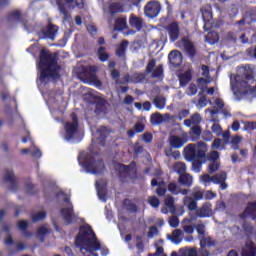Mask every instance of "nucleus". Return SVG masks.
Returning a JSON list of instances; mask_svg holds the SVG:
<instances>
[{
  "label": "nucleus",
  "mask_w": 256,
  "mask_h": 256,
  "mask_svg": "<svg viewBox=\"0 0 256 256\" xmlns=\"http://www.w3.org/2000/svg\"><path fill=\"white\" fill-rule=\"evenodd\" d=\"M38 69L40 71L39 81L45 83L46 79L59 77L61 66L57 62V55H52L49 50L42 49L39 55Z\"/></svg>",
  "instance_id": "obj_1"
},
{
  "label": "nucleus",
  "mask_w": 256,
  "mask_h": 256,
  "mask_svg": "<svg viewBox=\"0 0 256 256\" xmlns=\"http://www.w3.org/2000/svg\"><path fill=\"white\" fill-rule=\"evenodd\" d=\"M75 246L80 247V251H91V247L95 251L101 249V242L97 239V235L89 224H84L79 227V232L75 237Z\"/></svg>",
  "instance_id": "obj_2"
},
{
  "label": "nucleus",
  "mask_w": 256,
  "mask_h": 256,
  "mask_svg": "<svg viewBox=\"0 0 256 256\" xmlns=\"http://www.w3.org/2000/svg\"><path fill=\"white\" fill-rule=\"evenodd\" d=\"M184 158L186 161H192V169L194 171H201V167H203L201 159H207V144L205 142L188 144L184 148Z\"/></svg>",
  "instance_id": "obj_3"
},
{
  "label": "nucleus",
  "mask_w": 256,
  "mask_h": 256,
  "mask_svg": "<svg viewBox=\"0 0 256 256\" xmlns=\"http://www.w3.org/2000/svg\"><path fill=\"white\" fill-rule=\"evenodd\" d=\"M255 79V66L246 64L239 69V74L230 77V85L232 91H235L239 85H247L249 81Z\"/></svg>",
  "instance_id": "obj_4"
},
{
  "label": "nucleus",
  "mask_w": 256,
  "mask_h": 256,
  "mask_svg": "<svg viewBox=\"0 0 256 256\" xmlns=\"http://www.w3.org/2000/svg\"><path fill=\"white\" fill-rule=\"evenodd\" d=\"M80 165L85 169L86 173H91L92 175H101L107 169L103 158H96L95 156H90L83 162L80 161Z\"/></svg>",
  "instance_id": "obj_5"
},
{
  "label": "nucleus",
  "mask_w": 256,
  "mask_h": 256,
  "mask_svg": "<svg viewBox=\"0 0 256 256\" xmlns=\"http://www.w3.org/2000/svg\"><path fill=\"white\" fill-rule=\"evenodd\" d=\"M132 8L133 6L129 0H113L108 6V14L115 17L118 13H125V11Z\"/></svg>",
  "instance_id": "obj_6"
},
{
  "label": "nucleus",
  "mask_w": 256,
  "mask_h": 256,
  "mask_svg": "<svg viewBox=\"0 0 256 256\" xmlns=\"http://www.w3.org/2000/svg\"><path fill=\"white\" fill-rule=\"evenodd\" d=\"M163 11V6L159 0H150L144 6V17L147 19H157Z\"/></svg>",
  "instance_id": "obj_7"
},
{
  "label": "nucleus",
  "mask_w": 256,
  "mask_h": 256,
  "mask_svg": "<svg viewBox=\"0 0 256 256\" xmlns=\"http://www.w3.org/2000/svg\"><path fill=\"white\" fill-rule=\"evenodd\" d=\"M64 203H70L69 207L62 208L60 210V214L62 215L66 225H71L73 222L79 221V217L75 215V210L73 209V204H71V199L69 197H65Z\"/></svg>",
  "instance_id": "obj_8"
},
{
  "label": "nucleus",
  "mask_w": 256,
  "mask_h": 256,
  "mask_svg": "<svg viewBox=\"0 0 256 256\" xmlns=\"http://www.w3.org/2000/svg\"><path fill=\"white\" fill-rule=\"evenodd\" d=\"M80 77H84L88 81H92L96 87H102L103 82L97 79V67L96 66H83L80 72Z\"/></svg>",
  "instance_id": "obj_9"
},
{
  "label": "nucleus",
  "mask_w": 256,
  "mask_h": 256,
  "mask_svg": "<svg viewBox=\"0 0 256 256\" xmlns=\"http://www.w3.org/2000/svg\"><path fill=\"white\" fill-rule=\"evenodd\" d=\"M157 65V60L155 58H152L148 61L145 71L147 75H150L152 79H163L164 75V70H163V65H158L156 68L155 66Z\"/></svg>",
  "instance_id": "obj_10"
},
{
  "label": "nucleus",
  "mask_w": 256,
  "mask_h": 256,
  "mask_svg": "<svg viewBox=\"0 0 256 256\" xmlns=\"http://www.w3.org/2000/svg\"><path fill=\"white\" fill-rule=\"evenodd\" d=\"M70 117L72 122H67L64 127L67 141H71L75 137V133L79 131V118H77V114L72 112Z\"/></svg>",
  "instance_id": "obj_11"
},
{
  "label": "nucleus",
  "mask_w": 256,
  "mask_h": 256,
  "mask_svg": "<svg viewBox=\"0 0 256 256\" xmlns=\"http://www.w3.org/2000/svg\"><path fill=\"white\" fill-rule=\"evenodd\" d=\"M57 33H59V26L49 23L38 32V37L39 39H50V41H55Z\"/></svg>",
  "instance_id": "obj_12"
},
{
  "label": "nucleus",
  "mask_w": 256,
  "mask_h": 256,
  "mask_svg": "<svg viewBox=\"0 0 256 256\" xmlns=\"http://www.w3.org/2000/svg\"><path fill=\"white\" fill-rule=\"evenodd\" d=\"M200 13L204 22V29L205 31H209L213 27V9L211 5L202 6Z\"/></svg>",
  "instance_id": "obj_13"
},
{
  "label": "nucleus",
  "mask_w": 256,
  "mask_h": 256,
  "mask_svg": "<svg viewBox=\"0 0 256 256\" xmlns=\"http://www.w3.org/2000/svg\"><path fill=\"white\" fill-rule=\"evenodd\" d=\"M189 141V134L187 132L182 133L181 137L172 135L169 138V144L173 149H181L185 143Z\"/></svg>",
  "instance_id": "obj_14"
},
{
  "label": "nucleus",
  "mask_w": 256,
  "mask_h": 256,
  "mask_svg": "<svg viewBox=\"0 0 256 256\" xmlns=\"http://www.w3.org/2000/svg\"><path fill=\"white\" fill-rule=\"evenodd\" d=\"M227 172L222 171L212 176V183L220 185V189L225 191L229 185L227 184Z\"/></svg>",
  "instance_id": "obj_15"
},
{
  "label": "nucleus",
  "mask_w": 256,
  "mask_h": 256,
  "mask_svg": "<svg viewBox=\"0 0 256 256\" xmlns=\"http://www.w3.org/2000/svg\"><path fill=\"white\" fill-rule=\"evenodd\" d=\"M247 217H250L252 221H256V201L248 202L243 213L239 214L240 219H247Z\"/></svg>",
  "instance_id": "obj_16"
},
{
  "label": "nucleus",
  "mask_w": 256,
  "mask_h": 256,
  "mask_svg": "<svg viewBox=\"0 0 256 256\" xmlns=\"http://www.w3.org/2000/svg\"><path fill=\"white\" fill-rule=\"evenodd\" d=\"M196 215L200 219H205L207 217H212L213 215V205L211 202H205L199 209L196 210Z\"/></svg>",
  "instance_id": "obj_17"
},
{
  "label": "nucleus",
  "mask_w": 256,
  "mask_h": 256,
  "mask_svg": "<svg viewBox=\"0 0 256 256\" xmlns=\"http://www.w3.org/2000/svg\"><path fill=\"white\" fill-rule=\"evenodd\" d=\"M168 60L170 65L177 69V67H181L183 63V54H181L179 50H172L168 55Z\"/></svg>",
  "instance_id": "obj_18"
},
{
  "label": "nucleus",
  "mask_w": 256,
  "mask_h": 256,
  "mask_svg": "<svg viewBox=\"0 0 256 256\" xmlns=\"http://www.w3.org/2000/svg\"><path fill=\"white\" fill-rule=\"evenodd\" d=\"M166 31H168L169 39L172 43H175L177 39H179L180 29L178 22H172L166 27Z\"/></svg>",
  "instance_id": "obj_19"
},
{
  "label": "nucleus",
  "mask_w": 256,
  "mask_h": 256,
  "mask_svg": "<svg viewBox=\"0 0 256 256\" xmlns=\"http://www.w3.org/2000/svg\"><path fill=\"white\" fill-rule=\"evenodd\" d=\"M181 41L188 57L195 59V56L197 55V49L195 48L193 42H191V40H189L187 37L182 38Z\"/></svg>",
  "instance_id": "obj_20"
},
{
  "label": "nucleus",
  "mask_w": 256,
  "mask_h": 256,
  "mask_svg": "<svg viewBox=\"0 0 256 256\" xmlns=\"http://www.w3.org/2000/svg\"><path fill=\"white\" fill-rule=\"evenodd\" d=\"M95 104V110L94 113H96V115H102L105 113H107V107H109V102H107V100H105V98H98L94 101Z\"/></svg>",
  "instance_id": "obj_21"
},
{
  "label": "nucleus",
  "mask_w": 256,
  "mask_h": 256,
  "mask_svg": "<svg viewBox=\"0 0 256 256\" xmlns=\"http://www.w3.org/2000/svg\"><path fill=\"white\" fill-rule=\"evenodd\" d=\"M19 21V23H22L24 29H29V27L27 26V20H25L23 18V16L21 15V11L19 10H14L12 12H9L8 14V21Z\"/></svg>",
  "instance_id": "obj_22"
},
{
  "label": "nucleus",
  "mask_w": 256,
  "mask_h": 256,
  "mask_svg": "<svg viewBox=\"0 0 256 256\" xmlns=\"http://www.w3.org/2000/svg\"><path fill=\"white\" fill-rule=\"evenodd\" d=\"M201 121H203L201 114L194 113L189 119L184 120V125L185 127H195L201 125Z\"/></svg>",
  "instance_id": "obj_23"
},
{
  "label": "nucleus",
  "mask_w": 256,
  "mask_h": 256,
  "mask_svg": "<svg viewBox=\"0 0 256 256\" xmlns=\"http://www.w3.org/2000/svg\"><path fill=\"white\" fill-rule=\"evenodd\" d=\"M4 181L5 183H10V191H15L17 189V180H15L13 170H6Z\"/></svg>",
  "instance_id": "obj_24"
},
{
  "label": "nucleus",
  "mask_w": 256,
  "mask_h": 256,
  "mask_svg": "<svg viewBox=\"0 0 256 256\" xmlns=\"http://www.w3.org/2000/svg\"><path fill=\"white\" fill-rule=\"evenodd\" d=\"M178 183L182 185V187H191L193 185V176L185 172L179 176Z\"/></svg>",
  "instance_id": "obj_25"
},
{
  "label": "nucleus",
  "mask_w": 256,
  "mask_h": 256,
  "mask_svg": "<svg viewBox=\"0 0 256 256\" xmlns=\"http://www.w3.org/2000/svg\"><path fill=\"white\" fill-rule=\"evenodd\" d=\"M180 87H187L189 82L193 79V74L191 70H186L184 73L178 76Z\"/></svg>",
  "instance_id": "obj_26"
},
{
  "label": "nucleus",
  "mask_w": 256,
  "mask_h": 256,
  "mask_svg": "<svg viewBox=\"0 0 256 256\" xmlns=\"http://www.w3.org/2000/svg\"><path fill=\"white\" fill-rule=\"evenodd\" d=\"M130 26L136 31H141L143 29V18L135 16V14H131L129 19Z\"/></svg>",
  "instance_id": "obj_27"
},
{
  "label": "nucleus",
  "mask_w": 256,
  "mask_h": 256,
  "mask_svg": "<svg viewBox=\"0 0 256 256\" xmlns=\"http://www.w3.org/2000/svg\"><path fill=\"white\" fill-rule=\"evenodd\" d=\"M96 189L99 199L105 201L107 199V184H103L101 181L96 182Z\"/></svg>",
  "instance_id": "obj_28"
},
{
  "label": "nucleus",
  "mask_w": 256,
  "mask_h": 256,
  "mask_svg": "<svg viewBox=\"0 0 256 256\" xmlns=\"http://www.w3.org/2000/svg\"><path fill=\"white\" fill-rule=\"evenodd\" d=\"M127 29V16H121L115 19L114 30L123 31Z\"/></svg>",
  "instance_id": "obj_29"
},
{
  "label": "nucleus",
  "mask_w": 256,
  "mask_h": 256,
  "mask_svg": "<svg viewBox=\"0 0 256 256\" xmlns=\"http://www.w3.org/2000/svg\"><path fill=\"white\" fill-rule=\"evenodd\" d=\"M242 256H256V247L253 241H250L242 249Z\"/></svg>",
  "instance_id": "obj_30"
},
{
  "label": "nucleus",
  "mask_w": 256,
  "mask_h": 256,
  "mask_svg": "<svg viewBox=\"0 0 256 256\" xmlns=\"http://www.w3.org/2000/svg\"><path fill=\"white\" fill-rule=\"evenodd\" d=\"M116 171H118V176L120 178L129 177V173L131 172V167L125 164H117Z\"/></svg>",
  "instance_id": "obj_31"
},
{
  "label": "nucleus",
  "mask_w": 256,
  "mask_h": 256,
  "mask_svg": "<svg viewBox=\"0 0 256 256\" xmlns=\"http://www.w3.org/2000/svg\"><path fill=\"white\" fill-rule=\"evenodd\" d=\"M242 229L247 239H249L255 233V228L251 222L244 221L242 224Z\"/></svg>",
  "instance_id": "obj_32"
},
{
  "label": "nucleus",
  "mask_w": 256,
  "mask_h": 256,
  "mask_svg": "<svg viewBox=\"0 0 256 256\" xmlns=\"http://www.w3.org/2000/svg\"><path fill=\"white\" fill-rule=\"evenodd\" d=\"M96 137L99 141H103L105 143V140L107 137H109V131L107 130V127L101 126L96 131Z\"/></svg>",
  "instance_id": "obj_33"
},
{
  "label": "nucleus",
  "mask_w": 256,
  "mask_h": 256,
  "mask_svg": "<svg viewBox=\"0 0 256 256\" xmlns=\"http://www.w3.org/2000/svg\"><path fill=\"white\" fill-rule=\"evenodd\" d=\"M216 107L213 109L209 110L210 115H217L219 114V111L223 108H225V102L221 98H216L214 101Z\"/></svg>",
  "instance_id": "obj_34"
},
{
  "label": "nucleus",
  "mask_w": 256,
  "mask_h": 256,
  "mask_svg": "<svg viewBox=\"0 0 256 256\" xmlns=\"http://www.w3.org/2000/svg\"><path fill=\"white\" fill-rule=\"evenodd\" d=\"M184 205L187 206L189 211H197V201L194 200L191 196L184 197Z\"/></svg>",
  "instance_id": "obj_35"
},
{
  "label": "nucleus",
  "mask_w": 256,
  "mask_h": 256,
  "mask_svg": "<svg viewBox=\"0 0 256 256\" xmlns=\"http://www.w3.org/2000/svg\"><path fill=\"white\" fill-rule=\"evenodd\" d=\"M97 55H98V59L99 61H101V63H105V61H109V53H107V48L101 46L98 48L97 50Z\"/></svg>",
  "instance_id": "obj_36"
},
{
  "label": "nucleus",
  "mask_w": 256,
  "mask_h": 256,
  "mask_svg": "<svg viewBox=\"0 0 256 256\" xmlns=\"http://www.w3.org/2000/svg\"><path fill=\"white\" fill-rule=\"evenodd\" d=\"M163 121H165V118H163V115H161L159 112H155L150 116L151 125H161Z\"/></svg>",
  "instance_id": "obj_37"
},
{
  "label": "nucleus",
  "mask_w": 256,
  "mask_h": 256,
  "mask_svg": "<svg viewBox=\"0 0 256 256\" xmlns=\"http://www.w3.org/2000/svg\"><path fill=\"white\" fill-rule=\"evenodd\" d=\"M166 103L167 100L163 96H155L153 99V105L156 107V109H165Z\"/></svg>",
  "instance_id": "obj_38"
},
{
  "label": "nucleus",
  "mask_w": 256,
  "mask_h": 256,
  "mask_svg": "<svg viewBox=\"0 0 256 256\" xmlns=\"http://www.w3.org/2000/svg\"><path fill=\"white\" fill-rule=\"evenodd\" d=\"M173 169L179 176L183 175L187 172V164H185V162H176Z\"/></svg>",
  "instance_id": "obj_39"
},
{
  "label": "nucleus",
  "mask_w": 256,
  "mask_h": 256,
  "mask_svg": "<svg viewBox=\"0 0 256 256\" xmlns=\"http://www.w3.org/2000/svg\"><path fill=\"white\" fill-rule=\"evenodd\" d=\"M167 190L169 191V193H171L172 195H179L181 193V187L179 186V184H177V182L172 181L168 184L167 186Z\"/></svg>",
  "instance_id": "obj_40"
},
{
  "label": "nucleus",
  "mask_w": 256,
  "mask_h": 256,
  "mask_svg": "<svg viewBox=\"0 0 256 256\" xmlns=\"http://www.w3.org/2000/svg\"><path fill=\"white\" fill-rule=\"evenodd\" d=\"M127 47H129V41L124 40L119 45V47L116 50L117 57H125V52L127 51Z\"/></svg>",
  "instance_id": "obj_41"
},
{
  "label": "nucleus",
  "mask_w": 256,
  "mask_h": 256,
  "mask_svg": "<svg viewBox=\"0 0 256 256\" xmlns=\"http://www.w3.org/2000/svg\"><path fill=\"white\" fill-rule=\"evenodd\" d=\"M181 235H183V232L179 229H176L172 232V237L170 238L172 243H175V245H179L183 239L181 238Z\"/></svg>",
  "instance_id": "obj_42"
},
{
  "label": "nucleus",
  "mask_w": 256,
  "mask_h": 256,
  "mask_svg": "<svg viewBox=\"0 0 256 256\" xmlns=\"http://www.w3.org/2000/svg\"><path fill=\"white\" fill-rule=\"evenodd\" d=\"M200 247H215V241H213V238L211 237H205L203 236L200 239Z\"/></svg>",
  "instance_id": "obj_43"
},
{
  "label": "nucleus",
  "mask_w": 256,
  "mask_h": 256,
  "mask_svg": "<svg viewBox=\"0 0 256 256\" xmlns=\"http://www.w3.org/2000/svg\"><path fill=\"white\" fill-rule=\"evenodd\" d=\"M147 79V75L145 73H134L131 76V83H143Z\"/></svg>",
  "instance_id": "obj_44"
},
{
  "label": "nucleus",
  "mask_w": 256,
  "mask_h": 256,
  "mask_svg": "<svg viewBox=\"0 0 256 256\" xmlns=\"http://www.w3.org/2000/svg\"><path fill=\"white\" fill-rule=\"evenodd\" d=\"M51 233V230L48 229L45 226H41L40 228H38L37 230V236L40 237V241L43 243V241H45V236L49 235Z\"/></svg>",
  "instance_id": "obj_45"
},
{
  "label": "nucleus",
  "mask_w": 256,
  "mask_h": 256,
  "mask_svg": "<svg viewBox=\"0 0 256 256\" xmlns=\"http://www.w3.org/2000/svg\"><path fill=\"white\" fill-rule=\"evenodd\" d=\"M32 222L37 223L39 221H43L47 217V212L42 211V212H37L35 214H32Z\"/></svg>",
  "instance_id": "obj_46"
},
{
  "label": "nucleus",
  "mask_w": 256,
  "mask_h": 256,
  "mask_svg": "<svg viewBox=\"0 0 256 256\" xmlns=\"http://www.w3.org/2000/svg\"><path fill=\"white\" fill-rule=\"evenodd\" d=\"M164 204L166 205V207H168V209H170L172 213H175V199L172 196H168L164 200Z\"/></svg>",
  "instance_id": "obj_47"
},
{
  "label": "nucleus",
  "mask_w": 256,
  "mask_h": 256,
  "mask_svg": "<svg viewBox=\"0 0 256 256\" xmlns=\"http://www.w3.org/2000/svg\"><path fill=\"white\" fill-rule=\"evenodd\" d=\"M201 126H192L190 129V135L193 137V139H199L201 137Z\"/></svg>",
  "instance_id": "obj_48"
},
{
  "label": "nucleus",
  "mask_w": 256,
  "mask_h": 256,
  "mask_svg": "<svg viewBox=\"0 0 256 256\" xmlns=\"http://www.w3.org/2000/svg\"><path fill=\"white\" fill-rule=\"evenodd\" d=\"M190 197H192L194 201H201L203 200V197H205V194L199 189H194V191L192 192V196Z\"/></svg>",
  "instance_id": "obj_49"
},
{
  "label": "nucleus",
  "mask_w": 256,
  "mask_h": 256,
  "mask_svg": "<svg viewBox=\"0 0 256 256\" xmlns=\"http://www.w3.org/2000/svg\"><path fill=\"white\" fill-rule=\"evenodd\" d=\"M206 39L210 45H215L219 41V36L216 32H211L206 36Z\"/></svg>",
  "instance_id": "obj_50"
},
{
  "label": "nucleus",
  "mask_w": 256,
  "mask_h": 256,
  "mask_svg": "<svg viewBox=\"0 0 256 256\" xmlns=\"http://www.w3.org/2000/svg\"><path fill=\"white\" fill-rule=\"evenodd\" d=\"M148 203L154 209H157V207H159V205H161V201L159 200V198H157V196H150L148 198Z\"/></svg>",
  "instance_id": "obj_51"
},
{
  "label": "nucleus",
  "mask_w": 256,
  "mask_h": 256,
  "mask_svg": "<svg viewBox=\"0 0 256 256\" xmlns=\"http://www.w3.org/2000/svg\"><path fill=\"white\" fill-rule=\"evenodd\" d=\"M212 149H225V143L220 138L214 139Z\"/></svg>",
  "instance_id": "obj_52"
},
{
  "label": "nucleus",
  "mask_w": 256,
  "mask_h": 256,
  "mask_svg": "<svg viewBox=\"0 0 256 256\" xmlns=\"http://www.w3.org/2000/svg\"><path fill=\"white\" fill-rule=\"evenodd\" d=\"M218 159H219V152L215 150L207 154V160L211 161V163L217 162Z\"/></svg>",
  "instance_id": "obj_53"
},
{
  "label": "nucleus",
  "mask_w": 256,
  "mask_h": 256,
  "mask_svg": "<svg viewBox=\"0 0 256 256\" xmlns=\"http://www.w3.org/2000/svg\"><path fill=\"white\" fill-rule=\"evenodd\" d=\"M220 164L218 162H211L208 165V172L210 174L216 173V171H219Z\"/></svg>",
  "instance_id": "obj_54"
},
{
  "label": "nucleus",
  "mask_w": 256,
  "mask_h": 256,
  "mask_svg": "<svg viewBox=\"0 0 256 256\" xmlns=\"http://www.w3.org/2000/svg\"><path fill=\"white\" fill-rule=\"evenodd\" d=\"M189 110L188 109H182L178 112L177 114V119H179V121H183V119H187V117H189Z\"/></svg>",
  "instance_id": "obj_55"
},
{
  "label": "nucleus",
  "mask_w": 256,
  "mask_h": 256,
  "mask_svg": "<svg viewBox=\"0 0 256 256\" xmlns=\"http://www.w3.org/2000/svg\"><path fill=\"white\" fill-rule=\"evenodd\" d=\"M110 77L111 79L115 80V84L117 85V81H120L119 77H121V72H119L117 69H112L110 71Z\"/></svg>",
  "instance_id": "obj_56"
},
{
  "label": "nucleus",
  "mask_w": 256,
  "mask_h": 256,
  "mask_svg": "<svg viewBox=\"0 0 256 256\" xmlns=\"http://www.w3.org/2000/svg\"><path fill=\"white\" fill-rule=\"evenodd\" d=\"M168 223L170 225V227H172L173 229L179 227V217L177 216H172L169 218Z\"/></svg>",
  "instance_id": "obj_57"
},
{
  "label": "nucleus",
  "mask_w": 256,
  "mask_h": 256,
  "mask_svg": "<svg viewBox=\"0 0 256 256\" xmlns=\"http://www.w3.org/2000/svg\"><path fill=\"white\" fill-rule=\"evenodd\" d=\"M197 91H198L197 85L191 83L188 87L187 95H189V97H193V95H197Z\"/></svg>",
  "instance_id": "obj_58"
},
{
  "label": "nucleus",
  "mask_w": 256,
  "mask_h": 256,
  "mask_svg": "<svg viewBox=\"0 0 256 256\" xmlns=\"http://www.w3.org/2000/svg\"><path fill=\"white\" fill-rule=\"evenodd\" d=\"M211 131L212 133H214L215 135H217V137H219V135H221L223 128H221V125L214 123L211 127Z\"/></svg>",
  "instance_id": "obj_59"
},
{
  "label": "nucleus",
  "mask_w": 256,
  "mask_h": 256,
  "mask_svg": "<svg viewBox=\"0 0 256 256\" xmlns=\"http://www.w3.org/2000/svg\"><path fill=\"white\" fill-rule=\"evenodd\" d=\"M129 82H131V75L126 74L122 80H116V85H127Z\"/></svg>",
  "instance_id": "obj_60"
},
{
  "label": "nucleus",
  "mask_w": 256,
  "mask_h": 256,
  "mask_svg": "<svg viewBox=\"0 0 256 256\" xmlns=\"http://www.w3.org/2000/svg\"><path fill=\"white\" fill-rule=\"evenodd\" d=\"M136 248L139 251H143L145 249V244L143 243V238L141 236H136Z\"/></svg>",
  "instance_id": "obj_61"
},
{
  "label": "nucleus",
  "mask_w": 256,
  "mask_h": 256,
  "mask_svg": "<svg viewBox=\"0 0 256 256\" xmlns=\"http://www.w3.org/2000/svg\"><path fill=\"white\" fill-rule=\"evenodd\" d=\"M245 131H255L256 129V122H246L244 124Z\"/></svg>",
  "instance_id": "obj_62"
},
{
  "label": "nucleus",
  "mask_w": 256,
  "mask_h": 256,
  "mask_svg": "<svg viewBox=\"0 0 256 256\" xmlns=\"http://www.w3.org/2000/svg\"><path fill=\"white\" fill-rule=\"evenodd\" d=\"M134 130L136 133H143V131H145V125L141 122H136L134 125Z\"/></svg>",
  "instance_id": "obj_63"
},
{
  "label": "nucleus",
  "mask_w": 256,
  "mask_h": 256,
  "mask_svg": "<svg viewBox=\"0 0 256 256\" xmlns=\"http://www.w3.org/2000/svg\"><path fill=\"white\" fill-rule=\"evenodd\" d=\"M26 191L28 193V195H36V191H35V185H33L32 183H28L26 184Z\"/></svg>",
  "instance_id": "obj_64"
}]
</instances>
